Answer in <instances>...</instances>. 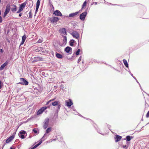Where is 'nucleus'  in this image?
I'll list each match as a JSON object with an SVG mask.
<instances>
[{
	"mask_svg": "<svg viewBox=\"0 0 149 149\" xmlns=\"http://www.w3.org/2000/svg\"><path fill=\"white\" fill-rule=\"evenodd\" d=\"M58 20V18L57 17H53L49 18V20L50 22L52 24L57 22Z\"/></svg>",
	"mask_w": 149,
	"mask_h": 149,
	"instance_id": "1",
	"label": "nucleus"
},
{
	"mask_svg": "<svg viewBox=\"0 0 149 149\" xmlns=\"http://www.w3.org/2000/svg\"><path fill=\"white\" fill-rule=\"evenodd\" d=\"M20 81L18 83L23 85H27L28 84V82L23 78L20 79Z\"/></svg>",
	"mask_w": 149,
	"mask_h": 149,
	"instance_id": "2",
	"label": "nucleus"
},
{
	"mask_svg": "<svg viewBox=\"0 0 149 149\" xmlns=\"http://www.w3.org/2000/svg\"><path fill=\"white\" fill-rule=\"evenodd\" d=\"M72 36L76 39H78L79 37V35L78 32L75 31H73L71 33Z\"/></svg>",
	"mask_w": 149,
	"mask_h": 149,
	"instance_id": "3",
	"label": "nucleus"
},
{
	"mask_svg": "<svg viewBox=\"0 0 149 149\" xmlns=\"http://www.w3.org/2000/svg\"><path fill=\"white\" fill-rule=\"evenodd\" d=\"M86 15L87 12H84L82 13L81 14H80L79 16V18L82 21L84 20Z\"/></svg>",
	"mask_w": 149,
	"mask_h": 149,
	"instance_id": "4",
	"label": "nucleus"
},
{
	"mask_svg": "<svg viewBox=\"0 0 149 149\" xmlns=\"http://www.w3.org/2000/svg\"><path fill=\"white\" fill-rule=\"evenodd\" d=\"M47 108L46 107H44L40 109L37 112V114H41L43 111Z\"/></svg>",
	"mask_w": 149,
	"mask_h": 149,
	"instance_id": "5",
	"label": "nucleus"
},
{
	"mask_svg": "<svg viewBox=\"0 0 149 149\" xmlns=\"http://www.w3.org/2000/svg\"><path fill=\"white\" fill-rule=\"evenodd\" d=\"M59 31L60 33L62 34H63L64 35H66L67 34L66 29L64 28H61L59 30Z\"/></svg>",
	"mask_w": 149,
	"mask_h": 149,
	"instance_id": "6",
	"label": "nucleus"
},
{
	"mask_svg": "<svg viewBox=\"0 0 149 149\" xmlns=\"http://www.w3.org/2000/svg\"><path fill=\"white\" fill-rule=\"evenodd\" d=\"M53 14L56 16H62V14L60 11L58 10H56L54 11Z\"/></svg>",
	"mask_w": 149,
	"mask_h": 149,
	"instance_id": "7",
	"label": "nucleus"
},
{
	"mask_svg": "<svg viewBox=\"0 0 149 149\" xmlns=\"http://www.w3.org/2000/svg\"><path fill=\"white\" fill-rule=\"evenodd\" d=\"M10 9L12 12H15L17 10V6L15 5H11L10 6Z\"/></svg>",
	"mask_w": 149,
	"mask_h": 149,
	"instance_id": "8",
	"label": "nucleus"
},
{
	"mask_svg": "<svg viewBox=\"0 0 149 149\" xmlns=\"http://www.w3.org/2000/svg\"><path fill=\"white\" fill-rule=\"evenodd\" d=\"M9 6L7 5L6 6V10L4 13L3 17H5L6 15L7 14L9 13Z\"/></svg>",
	"mask_w": 149,
	"mask_h": 149,
	"instance_id": "9",
	"label": "nucleus"
},
{
	"mask_svg": "<svg viewBox=\"0 0 149 149\" xmlns=\"http://www.w3.org/2000/svg\"><path fill=\"white\" fill-rule=\"evenodd\" d=\"M69 101H65L66 104L67 106L68 107H70L73 104V103L71 99H69Z\"/></svg>",
	"mask_w": 149,
	"mask_h": 149,
	"instance_id": "10",
	"label": "nucleus"
},
{
	"mask_svg": "<svg viewBox=\"0 0 149 149\" xmlns=\"http://www.w3.org/2000/svg\"><path fill=\"white\" fill-rule=\"evenodd\" d=\"M26 3L27 2H26L21 4L19 6V9L22 11L24 8L25 7Z\"/></svg>",
	"mask_w": 149,
	"mask_h": 149,
	"instance_id": "11",
	"label": "nucleus"
},
{
	"mask_svg": "<svg viewBox=\"0 0 149 149\" xmlns=\"http://www.w3.org/2000/svg\"><path fill=\"white\" fill-rule=\"evenodd\" d=\"M8 61H6L4 63L2 64L1 66L0 67V70H3L5 67L8 65Z\"/></svg>",
	"mask_w": 149,
	"mask_h": 149,
	"instance_id": "12",
	"label": "nucleus"
},
{
	"mask_svg": "<svg viewBox=\"0 0 149 149\" xmlns=\"http://www.w3.org/2000/svg\"><path fill=\"white\" fill-rule=\"evenodd\" d=\"M49 124V119H47L45 121V123L43 125V127L45 129H46L48 126Z\"/></svg>",
	"mask_w": 149,
	"mask_h": 149,
	"instance_id": "13",
	"label": "nucleus"
},
{
	"mask_svg": "<svg viewBox=\"0 0 149 149\" xmlns=\"http://www.w3.org/2000/svg\"><path fill=\"white\" fill-rule=\"evenodd\" d=\"M35 61H43V58L39 57H36L34 58Z\"/></svg>",
	"mask_w": 149,
	"mask_h": 149,
	"instance_id": "14",
	"label": "nucleus"
},
{
	"mask_svg": "<svg viewBox=\"0 0 149 149\" xmlns=\"http://www.w3.org/2000/svg\"><path fill=\"white\" fill-rule=\"evenodd\" d=\"M122 138V137L119 135H116L115 138V141L117 142L120 140Z\"/></svg>",
	"mask_w": 149,
	"mask_h": 149,
	"instance_id": "15",
	"label": "nucleus"
},
{
	"mask_svg": "<svg viewBox=\"0 0 149 149\" xmlns=\"http://www.w3.org/2000/svg\"><path fill=\"white\" fill-rule=\"evenodd\" d=\"M26 39V36L25 35H24L22 37V41L21 42L20 46L22 45L24 43Z\"/></svg>",
	"mask_w": 149,
	"mask_h": 149,
	"instance_id": "16",
	"label": "nucleus"
},
{
	"mask_svg": "<svg viewBox=\"0 0 149 149\" xmlns=\"http://www.w3.org/2000/svg\"><path fill=\"white\" fill-rule=\"evenodd\" d=\"M71 51H72V49L69 47H67L65 49V51L67 53L70 52Z\"/></svg>",
	"mask_w": 149,
	"mask_h": 149,
	"instance_id": "17",
	"label": "nucleus"
},
{
	"mask_svg": "<svg viewBox=\"0 0 149 149\" xmlns=\"http://www.w3.org/2000/svg\"><path fill=\"white\" fill-rule=\"evenodd\" d=\"M79 13V12H77L75 13H71L69 15L70 17H74L77 15Z\"/></svg>",
	"mask_w": 149,
	"mask_h": 149,
	"instance_id": "18",
	"label": "nucleus"
},
{
	"mask_svg": "<svg viewBox=\"0 0 149 149\" xmlns=\"http://www.w3.org/2000/svg\"><path fill=\"white\" fill-rule=\"evenodd\" d=\"M16 131H15L13 133L12 136H10V141L14 138L16 134Z\"/></svg>",
	"mask_w": 149,
	"mask_h": 149,
	"instance_id": "19",
	"label": "nucleus"
},
{
	"mask_svg": "<svg viewBox=\"0 0 149 149\" xmlns=\"http://www.w3.org/2000/svg\"><path fill=\"white\" fill-rule=\"evenodd\" d=\"M59 104V102L58 101H55L52 103V104L53 106H55L58 105Z\"/></svg>",
	"mask_w": 149,
	"mask_h": 149,
	"instance_id": "20",
	"label": "nucleus"
},
{
	"mask_svg": "<svg viewBox=\"0 0 149 149\" xmlns=\"http://www.w3.org/2000/svg\"><path fill=\"white\" fill-rule=\"evenodd\" d=\"M123 61L124 64L126 67L128 68V65L127 63V62L126 60L124 59L123 60Z\"/></svg>",
	"mask_w": 149,
	"mask_h": 149,
	"instance_id": "21",
	"label": "nucleus"
},
{
	"mask_svg": "<svg viewBox=\"0 0 149 149\" xmlns=\"http://www.w3.org/2000/svg\"><path fill=\"white\" fill-rule=\"evenodd\" d=\"M132 138V136H126V138L127 141H130Z\"/></svg>",
	"mask_w": 149,
	"mask_h": 149,
	"instance_id": "22",
	"label": "nucleus"
},
{
	"mask_svg": "<svg viewBox=\"0 0 149 149\" xmlns=\"http://www.w3.org/2000/svg\"><path fill=\"white\" fill-rule=\"evenodd\" d=\"M56 56L57 57L59 58H62V55L58 53H57L56 54Z\"/></svg>",
	"mask_w": 149,
	"mask_h": 149,
	"instance_id": "23",
	"label": "nucleus"
},
{
	"mask_svg": "<svg viewBox=\"0 0 149 149\" xmlns=\"http://www.w3.org/2000/svg\"><path fill=\"white\" fill-rule=\"evenodd\" d=\"M74 40H72L70 41V45L72 46L74 45Z\"/></svg>",
	"mask_w": 149,
	"mask_h": 149,
	"instance_id": "24",
	"label": "nucleus"
},
{
	"mask_svg": "<svg viewBox=\"0 0 149 149\" xmlns=\"http://www.w3.org/2000/svg\"><path fill=\"white\" fill-rule=\"evenodd\" d=\"M29 18L30 19H31L32 17V10H31L29 12Z\"/></svg>",
	"mask_w": 149,
	"mask_h": 149,
	"instance_id": "25",
	"label": "nucleus"
},
{
	"mask_svg": "<svg viewBox=\"0 0 149 149\" xmlns=\"http://www.w3.org/2000/svg\"><path fill=\"white\" fill-rule=\"evenodd\" d=\"M51 128L50 127L48 128L46 130V133H48L51 131Z\"/></svg>",
	"mask_w": 149,
	"mask_h": 149,
	"instance_id": "26",
	"label": "nucleus"
},
{
	"mask_svg": "<svg viewBox=\"0 0 149 149\" xmlns=\"http://www.w3.org/2000/svg\"><path fill=\"white\" fill-rule=\"evenodd\" d=\"M86 4L87 2L86 1H85L82 6V9L84 8L86 6Z\"/></svg>",
	"mask_w": 149,
	"mask_h": 149,
	"instance_id": "27",
	"label": "nucleus"
},
{
	"mask_svg": "<svg viewBox=\"0 0 149 149\" xmlns=\"http://www.w3.org/2000/svg\"><path fill=\"white\" fill-rule=\"evenodd\" d=\"M80 49H78L77 51L76 52L75 54L77 55H78L79 54L80 52Z\"/></svg>",
	"mask_w": 149,
	"mask_h": 149,
	"instance_id": "28",
	"label": "nucleus"
},
{
	"mask_svg": "<svg viewBox=\"0 0 149 149\" xmlns=\"http://www.w3.org/2000/svg\"><path fill=\"white\" fill-rule=\"evenodd\" d=\"M19 136L22 139H24L25 137L24 135L22 134H19Z\"/></svg>",
	"mask_w": 149,
	"mask_h": 149,
	"instance_id": "29",
	"label": "nucleus"
},
{
	"mask_svg": "<svg viewBox=\"0 0 149 149\" xmlns=\"http://www.w3.org/2000/svg\"><path fill=\"white\" fill-rule=\"evenodd\" d=\"M40 1L39 0H38L36 2V6L39 7L40 4Z\"/></svg>",
	"mask_w": 149,
	"mask_h": 149,
	"instance_id": "30",
	"label": "nucleus"
},
{
	"mask_svg": "<svg viewBox=\"0 0 149 149\" xmlns=\"http://www.w3.org/2000/svg\"><path fill=\"white\" fill-rule=\"evenodd\" d=\"M26 133V132L24 131H20V134H25Z\"/></svg>",
	"mask_w": 149,
	"mask_h": 149,
	"instance_id": "31",
	"label": "nucleus"
},
{
	"mask_svg": "<svg viewBox=\"0 0 149 149\" xmlns=\"http://www.w3.org/2000/svg\"><path fill=\"white\" fill-rule=\"evenodd\" d=\"M16 147L15 146H13L10 148V149H16Z\"/></svg>",
	"mask_w": 149,
	"mask_h": 149,
	"instance_id": "32",
	"label": "nucleus"
},
{
	"mask_svg": "<svg viewBox=\"0 0 149 149\" xmlns=\"http://www.w3.org/2000/svg\"><path fill=\"white\" fill-rule=\"evenodd\" d=\"M81 60V56L79 58L78 60V63H79Z\"/></svg>",
	"mask_w": 149,
	"mask_h": 149,
	"instance_id": "33",
	"label": "nucleus"
},
{
	"mask_svg": "<svg viewBox=\"0 0 149 149\" xmlns=\"http://www.w3.org/2000/svg\"><path fill=\"white\" fill-rule=\"evenodd\" d=\"M33 131L35 133H37V131L36 130V129H34L33 130Z\"/></svg>",
	"mask_w": 149,
	"mask_h": 149,
	"instance_id": "34",
	"label": "nucleus"
},
{
	"mask_svg": "<svg viewBox=\"0 0 149 149\" xmlns=\"http://www.w3.org/2000/svg\"><path fill=\"white\" fill-rule=\"evenodd\" d=\"M146 116L147 118L149 117V111L147 113Z\"/></svg>",
	"mask_w": 149,
	"mask_h": 149,
	"instance_id": "35",
	"label": "nucleus"
},
{
	"mask_svg": "<svg viewBox=\"0 0 149 149\" xmlns=\"http://www.w3.org/2000/svg\"><path fill=\"white\" fill-rule=\"evenodd\" d=\"M6 143H9V138H8L7 140H6Z\"/></svg>",
	"mask_w": 149,
	"mask_h": 149,
	"instance_id": "36",
	"label": "nucleus"
},
{
	"mask_svg": "<svg viewBox=\"0 0 149 149\" xmlns=\"http://www.w3.org/2000/svg\"><path fill=\"white\" fill-rule=\"evenodd\" d=\"M22 11V10H20V9L19 8V10L17 12V13H19L20 12Z\"/></svg>",
	"mask_w": 149,
	"mask_h": 149,
	"instance_id": "37",
	"label": "nucleus"
},
{
	"mask_svg": "<svg viewBox=\"0 0 149 149\" xmlns=\"http://www.w3.org/2000/svg\"><path fill=\"white\" fill-rule=\"evenodd\" d=\"M2 19L1 16H0V23L2 22Z\"/></svg>",
	"mask_w": 149,
	"mask_h": 149,
	"instance_id": "38",
	"label": "nucleus"
},
{
	"mask_svg": "<svg viewBox=\"0 0 149 149\" xmlns=\"http://www.w3.org/2000/svg\"><path fill=\"white\" fill-rule=\"evenodd\" d=\"M51 102V101H50V100L49 101H48L46 103V105H48V104H49V103H50V102Z\"/></svg>",
	"mask_w": 149,
	"mask_h": 149,
	"instance_id": "39",
	"label": "nucleus"
},
{
	"mask_svg": "<svg viewBox=\"0 0 149 149\" xmlns=\"http://www.w3.org/2000/svg\"><path fill=\"white\" fill-rule=\"evenodd\" d=\"M39 6H36V11H37V10H38V8H39Z\"/></svg>",
	"mask_w": 149,
	"mask_h": 149,
	"instance_id": "40",
	"label": "nucleus"
},
{
	"mask_svg": "<svg viewBox=\"0 0 149 149\" xmlns=\"http://www.w3.org/2000/svg\"><path fill=\"white\" fill-rule=\"evenodd\" d=\"M0 52L1 53H2L3 52V50L2 49H1L0 50Z\"/></svg>",
	"mask_w": 149,
	"mask_h": 149,
	"instance_id": "41",
	"label": "nucleus"
},
{
	"mask_svg": "<svg viewBox=\"0 0 149 149\" xmlns=\"http://www.w3.org/2000/svg\"><path fill=\"white\" fill-rule=\"evenodd\" d=\"M1 81H0V89H1Z\"/></svg>",
	"mask_w": 149,
	"mask_h": 149,
	"instance_id": "42",
	"label": "nucleus"
},
{
	"mask_svg": "<svg viewBox=\"0 0 149 149\" xmlns=\"http://www.w3.org/2000/svg\"><path fill=\"white\" fill-rule=\"evenodd\" d=\"M37 147V146L36 145L34 146L32 148V149H34V148H36Z\"/></svg>",
	"mask_w": 149,
	"mask_h": 149,
	"instance_id": "43",
	"label": "nucleus"
},
{
	"mask_svg": "<svg viewBox=\"0 0 149 149\" xmlns=\"http://www.w3.org/2000/svg\"><path fill=\"white\" fill-rule=\"evenodd\" d=\"M42 143V141H40L38 143V144H39V145H40V144H41V143Z\"/></svg>",
	"mask_w": 149,
	"mask_h": 149,
	"instance_id": "44",
	"label": "nucleus"
},
{
	"mask_svg": "<svg viewBox=\"0 0 149 149\" xmlns=\"http://www.w3.org/2000/svg\"><path fill=\"white\" fill-rule=\"evenodd\" d=\"M22 13H20V14H19V17H21L22 16Z\"/></svg>",
	"mask_w": 149,
	"mask_h": 149,
	"instance_id": "45",
	"label": "nucleus"
},
{
	"mask_svg": "<svg viewBox=\"0 0 149 149\" xmlns=\"http://www.w3.org/2000/svg\"><path fill=\"white\" fill-rule=\"evenodd\" d=\"M55 99H53L50 100V101H51V102L52 101H53Z\"/></svg>",
	"mask_w": 149,
	"mask_h": 149,
	"instance_id": "46",
	"label": "nucleus"
},
{
	"mask_svg": "<svg viewBox=\"0 0 149 149\" xmlns=\"http://www.w3.org/2000/svg\"><path fill=\"white\" fill-rule=\"evenodd\" d=\"M38 43H41L42 42V41L41 40H39L38 41Z\"/></svg>",
	"mask_w": 149,
	"mask_h": 149,
	"instance_id": "47",
	"label": "nucleus"
},
{
	"mask_svg": "<svg viewBox=\"0 0 149 149\" xmlns=\"http://www.w3.org/2000/svg\"><path fill=\"white\" fill-rule=\"evenodd\" d=\"M58 105V107L59 108L60 107V105L59 104Z\"/></svg>",
	"mask_w": 149,
	"mask_h": 149,
	"instance_id": "48",
	"label": "nucleus"
},
{
	"mask_svg": "<svg viewBox=\"0 0 149 149\" xmlns=\"http://www.w3.org/2000/svg\"><path fill=\"white\" fill-rule=\"evenodd\" d=\"M126 145H125V146H123V147L124 148L126 147Z\"/></svg>",
	"mask_w": 149,
	"mask_h": 149,
	"instance_id": "49",
	"label": "nucleus"
},
{
	"mask_svg": "<svg viewBox=\"0 0 149 149\" xmlns=\"http://www.w3.org/2000/svg\"><path fill=\"white\" fill-rule=\"evenodd\" d=\"M37 146V147L39 145V144L38 143L36 145Z\"/></svg>",
	"mask_w": 149,
	"mask_h": 149,
	"instance_id": "50",
	"label": "nucleus"
},
{
	"mask_svg": "<svg viewBox=\"0 0 149 149\" xmlns=\"http://www.w3.org/2000/svg\"><path fill=\"white\" fill-rule=\"evenodd\" d=\"M1 10L0 11V16H1Z\"/></svg>",
	"mask_w": 149,
	"mask_h": 149,
	"instance_id": "51",
	"label": "nucleus"
},
{
	"mask_svg": "<svg viewBox=\"0 0 149 149\" xmlns=\"http://www.w3.org/2000/svg\"><path fill=\"white\" fill-rule=\"evenodd\" d=\"M64 38H65L66 39V36H64Z\"/></svg>",
	"mask_w": 149,
	"mask_h": 149,
	"instance_id": "52",
	"label": "nucleus"
},
{
	"mask_svg": "<svg viewBox=\"0 0 149 149\" xmlns=\"http://www.w3.org/2000/svg\"><path fill=\"white\" fill-rule=\"evenodd\" d=\"M1 2V0H0V3Z\"/></svg>",
	"mask_w": 149,
	"mask_h": 149,
	"instance_id": "53",
	"label": "nucleus"
},
{
	"mask_svg": "<svg viewBox=\"0 0 149 149\" xmlns=\"http://www.w3.org/2000/svg\"><path fill=\"white\" fill-rule=\"evenodd\" d=\"M95 3V4H97V3H96V2Z\"/></svg>",
	"mask_w": 149,
	"mask_h": 149,
	"instance_id": "54",
	"label": "nucleus"
}]
</instances>
